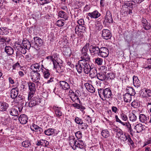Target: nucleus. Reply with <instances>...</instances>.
<instances>
[{
    "instance_id": "nucleus-37",
    "label": "nucleus",
    "mask_w": 151,
    "mask_h": 151,
    "mask_svg": "<svg viewBox=\"0 0 151 151\" xmlns=\"http://www.w3.org/2000/svg\"><path fill=\"white\" fill-rule=\"evenodd\" d=\"M102 136L106 138L110 136V133L109 131L107 129H104L101 132Z\"/></svg>"
},
{
    "instance_id": "nucleus-40",
    "label": "nucleus",
    "mask_w": 151,
    "mask_h": 151,
    "mask_svg": "<svg viewBox=\"0 0 151 151\" xmlns=\"http://www.w3.org/2000/svg\"><path fill=\"white\" fill-rule=\"evenodd\" d=\"M128 137V135H126L125 134H124L123 133L119 136V138L121 141L123 142L126 141Z\"/></svg>"
},
{
    "instance_id": "nucleus-15",
    "label": "nucleus",
    "mask_w": 151,
    "mask_h": 151,
    "mask_svg": "<svg viewBox=\"0 0 151 151\" xmlns=\"http://www.w3.org/2000/svg\"><path fill=\"white\" fill-rule=\"evenodd\" d=\"M75 32L77 34V32H84L86 31V27L83 25H78L76 26L75 29Z\"/></svg>"
},
{
    "instance_id": "nucleus-42",
    "label": "nucleus",
    "mask_w": 151,
    "mask_h": 151,
    "mask_svg": "<svg viewBox=\"0 0 151 151\" xmlns=\"http://www.w3.org/2000/svg\"><path fill=\"white\" fill-rule=\"evenodd\" d=\"M51 55L53 58V63L57 62L59 58L58 55L57 53L53 52L52 53Z\"/></svg>"
},
{
    "instance_id": "nucleus-7",
    "label": "nucleus",
    "mask_w": 151,
    "mask_h": 151,
    "mask_svg": "<svg viewBox=\"0 0 151 151\" xmlns=\"http://www.w3.org/2000/svg\"><path fill=\"white\" fill-rule=\"evenodd\" d=\"M99 52L98 55L102 57H107L109 54V51L106 47H102L99 48Z\"/></svg>"
},
{
    "instance_id": "nucleus-17",
    "label": "nucleus",
    "mask_w": 151,
    "mask_h": 151,
    "mask_svg": "<svg viewBox=\"0 0 151 151\" xmlns=\"http://www.w3.org/2000/svg\"><path fill=\"white\" fill-rule=\"evenodd\" d=\"M31 68L32 70V72L35 71V72H39L42 69V68H41L40 65L37 63L32 64L31 66Z\"/></svg>"
},
{
    "instance_id": "nucleus-31",
    "label": "nucleus",
    "mask_w": 151,
    "mask_h": 151,
    "mask_svg": "<svg viewBox=\"0 0 151 151\" xmlns=\"http://www.w3.org/2000/svg\"><path fill=\"white\" fill-rule=\"evenodd\" d=\"M5 51L8 55H12L14 53V50L11 47L6 46L5 48Z\"/></svg>"
},
{
    "instance_id": "nucleus-60",
    "label": "nucleus",
    "mask_w": 151,
    "mask_h": 151,
    "mask_svg": "<svg viewBox=\"0 0 151 151\" xmlns=\"http://www.w3.org/2000/svg\"><path fill=\"white\" fill-rule=\"evenodd\" d=\"M81 135L82 133L80 131H78L76 132L75 134L76 136L78 139H80L81 137Z\"/></svg>"
},
{
    "instance_id": "nucleus-52",
    "label": "nucleus",
    "mask_w": 151,
    "mask_h": 151,
    "mask_svg": "<svg viewBox=\"0 0 151 151\" xmlns=\"http://www.w3.org/2000/svg\"><path fill=\"white\" fill-rule=\"evenodd\" d=\"M95 62L98 65H101L102 64L103 60L101 58H97L95 59Z\"/></svg>"
},
{
    "instance_id": "nucleus-21",
    "label": "nucleus",
    "mask_w": 151,
    "mask_h": 151,
    "mask_svg": "<svg viewBox=\"0 0 151 151\" xmlns=\"http://www.w3.org/2000/svg\"><path fill=\"white\" fill-rule=\"evenodd\" d=\"M15 46L17 49L19 51H20L21 53L25 54L26 52V50L24 48L22 44H19L17 43L15 45Z\"/></svg>"
},
{
    "instance_id": "nucleus-3",
    "label": "nucleus",
    "mask_w": 151,
    "mask_h": 151,
    "mask_svg": "<svg viewBox=\"0 0 151 151\" xmlns=\"http://www.w3.org/2000/svg\"><path fill=\"white\" fill-rule=\"evenodd\" d=\"M81 58L82 59H84L85 65L83 66V71L85 73L88 74L91 71V68L89 64L90 58L89 55H87L86 53H84L82 55H81Z\"/></svg>"
},
{
    "instance_id": "nucleus-19",
    "label": "nucleus",
    "mask_w": 151,
    "mask_h": 151,
    "mask_svg": "<svg viewBox=\"0 0 151 151\" xmlns=\"http://www.w3.org/2000/svg\"><path fill=\"white\" fill-rule=\"evenodd\" d=\"M105 93L104 96V98H101L103 100H104L106 99L110 98L111 97L112 95L111 91L109 88H106L105 89Z\"/></svg>"
},
{
    "instance_id": "nucleus-44",
    "label": "nucleus",
    "mask_w": 151,
    "mask_h": 151,
    "mask_svg": "<svg viewBox=\"0 0 151 151\" xmlns=\"http://www.w3.org/2000/svg\"><path fill=\"white\" fill-rule=\"evenodd\" d=\"M10 114L13 116H17L18 115L17 110L15 108L12 109L10 111Z\"/></svg>"
},
{
    "instance_id": "nucleus-51",
    "label": "nucleus",
    "mask_w": 151,
    "mask_h": 151,
    "mask_svg": "<svg viewBox=\"0 0 151 151\" xmlns=\"http://www.w3.org/2000/svg\"><path fill=\"white\" fill-rule=\"evenodd\" d=\"M145 95L143 96L144 97H148L151 96V90L149 89H146L145 90Z\"/></svg>"
},
{
    "instance_id": "nucleus-5",
    "label": "nucleus",
    "mask_w": 151,
    "mask_h": 151,
    "mask_svg": "<svg viewBox=\"0 0 151 151\" xmlns=\"http://www.w3.org/2000/svg\"><path fill=\"white\" fill-rule=\"evenodd\" d=\"M33 39L35 43L33 46L35 49L38 50L40 49V47L42 45L43 40L38 37H34Z\"/></svg>"
},
{
    "instance_id": "nucleus-59",
    "label": "nucleus",
    "mask_w": 151,
    "mask_h": 151,
    "mask_svg": "<svg viewBox=\"0 0 151 151\" xmlns=\"http://www.w3.org/2000/svg\"><path fill=\"white\" fill-rule=\"evenodd\" d=\"M56 24L58 27H62L64 25V22L61 20H58Z\"/></svg>"
},
{
    "instance_id": "nucleus-23",
    "label": "nucleus",
    "mask_w": 151,
    "mask_h": 151,
    "mask_svg": "<svg viewBox=\"0 0 151 151\" xmlns=\"http://www.w3.org/2000/svg\"><path fill=\"white\" fill-rule=\"evenodd\" d=\"M133 84L134 86L137 88L140 86V82L138 78V77L134 76L133 77Z\"/></svg>"
},
{
    "instance_id": "nucleus-35",
    "label": "nucleus",
    "mask_w": 151,
    "mask_h": 151,
    "mask_svg": "<svg viewBox=\"0 0 151 151\" xmlns=\"http://www.w3.org/2000/svg\"><path fill=\"white\" fill-rule=\"evenodd\" d=\"M55 130L52 128H49L44 131L45 134L48 136L53 135L55 133Z\"/></svg>"
},
{
    "instance_id": "nucleus-54",
    "label": "nucleus",
    "mask_w": 151,
    "mask_h": 151,
    "mask_svg": "<svg viewBox=\"0 0 151 151\" xmlns=\"http://www.w3.org/2000/svg\"><path fill=\"white\" fill-rule=\"evenodd\" d=\"M120 117L124 121L127 120L128 118L126 115L123 113H122L120 114Z\"/></svg>"
},
{
    "instance_id": "nucleus-14",
    "label": "nucleus",
    "mask_w": 151,
    "mask_h": 151,
    "mask_svg": "<svg viewBox=\"0 0 151 151\" xmlns=\"http://www.w3.org/2000/svg\"><path fill=\"white\" fill-rule=\"evenodd\" d=\"M19 121L22 124H25L27 122L28 119L27 116L24 114H21L18 118Z\"/></svg>"
},
{
    "instance_id": "nucleus-27",
    "label": "nucleus",
    "mask_w": 151,
    "mask_h": 151,
    "mask_svg": "<svg viewBox=\"0 0 151 151\" xmlns=\"http://www.w3.org/2000/svg\"><path fill=\"white\" fill-rule=\"evenodd\" d=\"M144 126L141 124H137L135 127L134 129H136L137 133L142 132L144 129Z\"/></svg>"
},
{
    "instance_id": "nucleus-63",
    "label": "nucleus",
    "mask_w": 151,
    "mask_h": 151,
    "mask_svg": "<svg viewBox=\"0 0 151 151\" xmlns=\"http://www.w3.org/2000/svg\"><path fill=\"white\" fill-rule=\"evenodd\" d=\"M14 99V102L16 103H18L22 99H19V97L17 96L15 98H13Z\"/></svg>"
},
{
    "instance_id": "nucleus-10",
    "label": "nucleus",
    "mask_w": 151,
    "mask_h": 151,
    "mask_svg": "<svg viewBox=\"0 0 151 151\" xmlns=\"http://www.w3.org/2000/svg\"><path fill=\"white\" fill-rule=\"evenodd\" d=\"M38 72H32V81L35 83H37L39 82V81L40 79V75Z\"/></svg>"
},
{
    "instance_id": "nucleus-43",
    "label": "nucleus",
    "mask_w": 151,
    "mask_h": 151,
    "mask_svg": "<svg viewBox=\"0 0 151 151\" xmlns=\"http://www.w3.org/2000/svg\"><path fill=\"white\" fill-rule=\"evenodd\" d=\"M129 120L132 122L135 121L137 119V117L135 114L133 113H131L129 116Z\"/></svg>"
},
{
    "instance_id": "nucleus-12",
    "label": "nucleus",
    "mask_w": 151,
    "mask_h": 151,
    "mask_svg": "<svg viewBox=\"0 0 151 151\" xmlns=\"http://www.w3.org/2000/svg\"><path fill=\"white\" fill-rule=\"evenodd\" d=\"M75 147H77L80 149L86 151L85 145L83 141L81 139H78Z\"/></svg>"
},
{
    "instance_id": "nucleus-36",
    "label": "nucleus",
    "mask_w": 151,
    "mask_h": 151,
    "mask_svg": "<svg viewBox=\"0 0 151 151\" xmlns=\"http://www.w3.org/2000/svg\"><path fill=\"white\" fill-rule=\"evenodd\" d=\"M127 93L132 96H134L135 94L134 90L133 88L130 87H127L126 89Z\"/></svg>"
},
{
    "instance_id": "nucleus-58",
    "label": "nucleus",
    "mask_w": 151,
    "mask_h": 151,
    "mask_svg": "<svg viewBox=\"0 0 151 151\" xmlns=\"http://www.w3.org/2000/svg\"><path fill=\"white\" fill-rule=\"evenodd\" d=\"M115 131L116 133V135L118 136V137H119V136L123 133L122 131L120 129H115Z\"/></svg>"
},
{
    "instance_id": "nucleus-50",
    "label": "nucleus",
    "mask_w": 151,
    "mask_h": 151,
    "mask_svg": "<svg viewBox=\"0 0 151 151\" xmlns=\"http://www.w3.org/2000/svg\"><path fill=\"white\" fill-rule=\"evenodd\" d=\"M127 140V142H128L129 145H131L133 147H134V142L131 138L130 137L129 135H128Z\"/></svg>"
},
{
    "instance_id": "nucleus-55",
    "label": "nucleus",
    "mask_w": 151,
    "mask_h": 151,
    "mask_svg": "<svg viewBox=\"0 0 151 151\" xmlns=\"http://www.w3.org/2000/svg\"><path fill=\"white\" fill-rule=\"evenodd\" d=\"M96 29L99 30H101L103 27V26L100 23H97L96 24Z\"/></svg>"
},
{
    "instance_id": "nucleus-41",
    "label": "nucleus",
    "mask_w": 151,
    "mask_h": 151,
    "mask_svg": "<svg viewBox=\"0 0 151 151\" xmlns=\"http://www.w3.org/2000/svg\"><path fill=\"white\" fill-rule=\"evenodd\" d=\"M131 105L133 107L137 108L139 106V102L138 100H135L131 103Z\"/></svg>"
},
{
    "instance_id": "nucleus-24",
    "label": "nucleus",
    "mask_w": 151,
    "mask_h": 151,
    "mask_svg": "<svg viewBox=\"0 0 151 151\" xmlns=\"http://www.w3.org/2000/svg\"><path fill=\"white\" fill-rule=\"evenodd\" d=\"M53 63L54 68L56 69V71L57 72L59 73L62 72L63 70L62 69V68L63 67V66H60L59 63L55 62Z\"/></svg>"
},
{
    "instance_id": "nucleus-61",
    "label": "nucleus",
    "mask_w": 151,
    "mask_h": 151,
    "mask_svg": "<svg viewBox=\"0 0 151 151\" xmlns=\"http://www.w3.org/2000/svg\"><path fill=\"white\" fill-rule=\"evenodd\" d=\"M101 69L102 70L104 73H106L108 69L105 66H102L101 67Z\"/></svg>"
},
{
    "instance_id": "nucleus-11",
    "label": "nucleus",
    "mask_w": 151,
    "mask_h": 151,
    "mask_svg": "<svg viewBox=\"0 0 151 151\" xmlns=\"http://www.w3.org/2000/svg\"><path fill=\"white\" fill-rule=\"evenodd\" d=\"M84 59H82L79 61L78 64L76 66V69L78 72L80 73H81L83 69V66H84Z\"/></svg>"
},
{
    "instance_id": "nucleus-57",
    "label": "nucleus",
    "mask_w": 151,
    "mask_h": 151,
    "mask_svg": "<svg viewBox=\"0 0 151 151\" xmlns=\"http://www.w3.org/2000/svg\"><path fill=\"white\" fill-rule=\"evenodd\" d=\"M125 126H126L127 128H128V131H129L130 132H131L132 131V130L131 128V124L129 122H126V124Z\"/></svg>"
},
{
    "instance_id": "nucleus-9",
    "label": "nucleus",
    "mask_w": 151,
    "mask_h": 151,
    "mask_svg": "<svg viewBox=\"0 0 151 151\" xmlns=\"http://www.w3.org/2000/svg\"><path fill=\"white\" fill-rule=\"evenodd\" d=\"M111 34L109 30L104 29L102 30L101 36L104 39L108 40L111 38Z\"/></svg>"
},
{
    "instance_id": "nucleus-2",
    "label": "nucleus",
    "mask_w": 151,
    "mask_h": 151,
    "mask_svg": "<svg viewBox=\"0 0 151 151\" xmlns=\"http://www.w3.org/2000/svg\"><path fill=\"white\" fill-rule=\"evenodd\" d=\"M69 92L72 94H73V96L70 97V98L74 103L71 105V106L73 107L75 109H80L81 111L83 112L86 108L83 106L82 103L78 97L72 90H71Z\"/></svg>"
},
{
    "instance_id": "nucleus-28",
    "label": "nucleus",
    "mask_w": 151,
    "mask_h": 151,
    "mask_svg": "<svg viewBox=\"0 0 151 151\" xmlns=\"http://www.w3.org/2000/svg\"><path fill=\"white\" fill-rule=\"evenodd\" d=\"M49 143V142L45 140L41 139L39 141H37V146H43L45 147H47Z\"/></svg>"
},
{
    "instance_id": "nucleus-38",
    "label": "nucleus",
    "mask_w": 151,
    "mask_h": 151,
    "mask_svg": "<svg viewBox=\"0 0 151 151\" xmlns=\"http://www.w3.org/2000/svg\"><path fill=\"white\" fill-rule=\"evenodd\" d=\"M131 96L128 93H125L124 95V101L127 102H129L131 100Z\"/></svg>"
},
{
    "instance_id": "nucleus-45",
    "label": "nucleus",
    "mask_w": 151,
    "mask_h": 151,
    "mask_svg": "<svg viewBox=\"0 0 151 151\" xmlns=\"http://www.w3.org/2000/svg\"><path fill=\"white\" fill-rule=\"evenodd\" d=\"M125 4L127 6L131 8H132L133 6L136 5L135 3L132 1H130L127 2L125 3Z\"/></svg>"
},
{
    "instance_id": "nucleus-29",
    "label": "nucleus",
    "mask_w": 151,
    "mask_h": 151,
    "mask_svg": "<svg viewBox=\"0 0 151 151\" xmlns=\"http://www.w3.org/2000/svg\"><path fill=\"white\" fill-rule=\"evenodd\" d=\"M22 45L23 46L24 48L29 50L31 47V44L30 42L28 40L23 41Z\"/></svg>"
},
{
    "instance_id": "nucleus-62",
    "label": "nucleus",
    "mask_w": 151,
    "mask_h": 151,
    "mask_svg": "<svg viewBox=\"0 0 151 151\" xmlns=\"http://www.w3.org/2000/svg\"><path fill=\"white\" fill-rule=\"evenodd\" d=\"M78 23L79 25H84V22L83 19H80L78 21Z\"/></svg>"
},
{
    "instance_id": "nucleus-53",
    "label": "nucleus",
    "mask_w": 151,
    "mask_h": 151,
    "mask_svg": "<svg viewBox=\"0 0 151 151\" xmlns=\"http://www.w3.org/2000/svg\"><path fill=\"white\" fill-rule=\"evenodd\" d=\"M39 127L37 125H35L34 124H32V125L30 126V128L32 131H35L36 132Z\"/></svg>"
},
{
    "instance_id": "nucleus-33",
    "label": "nucleus",
    "mask_w": 151,
    "mask_h": 151,
    "mask_svg": "<svg viewBox=\"0 0 151 151\" xmlns=\"http://www.w3.org/2000/svg\"><path fill=\"white\" fill-rule=\"evenodd\" d=\"M58 15L59 17L63 18L65 20L68 19L67 14L65 12L63 11H61L58 12Z\"/></svg>"
},
{
    "instance_id": "nucleus-49",
    "label": "nucleus",
    "mask_w": 151,
    "mask_h": 151,
    "mask_svg": "<svg viewBox=\"0 0 151 151\" xmlns=\"http://www.w3.org/2000/svg\"><path fill=\"white\" fill-rule=\"evenodd\" d=\"M75 122L76 124H83V120L79 117H76L75 118Z\"/></svg>"
},
{
    "instance_id": "nucleus-13",
    "label": "nucleus",
    "mask_w": 151,
    "mask_h": 151,
    "mask_svg": "<svg viewBox=\"0 0 151 151\" xmlns=\"http://www.w3.org/2000/svg\"><path fill=\"white\" fill-rule=\"evenodd\" d=\"M19 91V89L17 87L12 88L11 91V98L13 99L17 96Z\"/></svg>"
},
{
    "instance_id": "nucleus-46",
    "label": "nucleus",
    "mask_w": 151,
    "mask_h": 151,
    "mask_svg": "<svg viewBox=\"0 0 151 151\" xmlns=\"http://www.w3.org/2000/svg\"><path fill=\"white\" fill-rule=\"evenodd\" d=\"M22 144L23 147L28 148L31 146L30 142L29 141H24L22 142Z\"/></svg>"
},
{
    "instance_id": "nucleus-26",
    "label": "nucleus",
    "mask_w": 151,
    "mask_h": 151,
    "mask_svg": "<svg viewBox=\"0 0 151 151\" xmlns=\"http://www.w3.org/2000/svg\"><path fill=\"white\" fill-rule=\"evenodd\" d=\"M8 107L7 104L4 102H0V111H4L6 110Z\"/></svg>"
},
{
    "instance_id": "nucleus-6",
    "label": "nucleus",
    "mask_w": 151,
    "mask_h": 151,
    "mask_svg": "<svg viewBox=\"0 0 151 151\" xmlns=\"http://www.w3.org/2000/svg\"><path fill=\"white\" fill-rule=\"evenodd\" d=\"M29 88L30 90V92L28 95V99L29 100L30 98H32L34 94L35 93L36 91L35 85L32 82H29L28 83Z\"/></svg>"
},
{
    "instance_id": "nucleus-22",
    "label": "nucleus",
    "mask_w": 151,
    "mask_h": 151,
    "mask_svg": "<svg viewBox=\"0 0 151 151\" xmlns=\"http://www.w3.org/2000/svg\"><path fill=\"white\" fill-rule=\"evenodd\" d=\"M86 89L91 93H93L95 92V89L93 86L88 83H86L84 84Z\"/></svg>"
},
{
    "instance_id": "nucleus-8",
    "label": "nucleus",
    "mask_w": 151,
    "mask_h": 151,
    "mask_svg": "<svg viewBox=\"0 0 151 151\" xmlns=\"http://www.w3.org/2000/svg\"><path fill=\"white\" fill-rule=\"evenodd\" d=\"M30 99L31 100L30 101L29 103L27 102L26 103L27 105L28 104V106L29 107H32L35 106L40 102L39 98L34 97L32 99L31 98H30Z\"/></svg>"
},
{
    "instance_id": "nucleus-1",
    "label": "nucleus",
    "mask_w": 151,
    "mask_h": 151,
    "mask_svg": "<svg viewBox=\"0 0 151 151\" xmlns=\"http://www.w3.org/2000/svg\"><path fill=\"white\" fill-rule=\"evenodd\" d=\"M99 48L97 45L93 43L90 44L89 42H87L82 48L81 51V55L85 53H86L87 55H88L87 53L89 49L90 53L93 55H98L99 50Z\"/></svg>"
},
{
    "instance_id": "nucleus-25",
    "label": "nucleus",
    "mask_w": 151,
    "mask_h": 151,
    "mask_svg": "<svg viewBox=\"0 0 151 151\" xmlns=\"http://www.w3.org/2000/svg\"><path fill=\"white\" fill-rule=\"evenodd\" d=\"M97 77L98 79L101 81H106V75L104 73L100 72L98 73L97 74Z\"/></svg>"
},
{
    "instance_id": "nucleus-64",
    "label": "nucleus",
    "mask_w": 151,
    "mask_h": 151,
    "mask_svg": "<svg viewBox=\"0 0 151 151\" xmlns=\"http://www.w3.org/2000/svg\"><path fill=\"white\" fill-rule=\"evenodd\" d=\"M20 66V65L19 63L17 62L13 65L12 68L13 69H15L16 67H19Z\"/></svg>"
},
{
    "instance_id": "nucleus-56",
    "label": "nucleus",
    "mask_w": 151,
    "mask_h": 151,
    "mask_svg": "<svg viewBox=\"0 0 151 151\" xmlns=\"http://www.w3.org/2000/svg\"><path fill=\"white\" fill-rule=\"evenodd\" d=\"M143 27L146 30H148L150 29L151 27L150 25V23H147L143 25Z\"/></svg>"
},
{
    "instance_id": "nucleus-48",
    "label": "nucleus",
    "mask_w": 151,
    "mask_h": 151,
    "mask_svg": "<svg viewBox=\"0 0 151 151\" xmlns=\"http://www.w3.org/2000/svg\"><path fill=\"white\" fill-rule=\"evenodd\" d=\"M98 91L99 94L101 99L102 98H101V96L102 95H103L104 96L105 94V93H105V89H104L103 88H99L98 89Z\"/></svg>"
},
{
    "instance_id": "nucleus-32",
    "label": "nucleus",
    "mask_w": 151,
    "mask_h": 151,
    "mask_svg": "<svg viewBox=\"0 0 151 151\" xmlns=\"http://www.w3.org/2000/svg\"><path fill=\"white\" fill-rule=\"evenodd\" d=\"M42 71L43 73L44 78H48L49 77L50 73L49 72V70L48 69L42 68Z\"/></svg>"
},
{
    "instance_id": "nucleus-30",
    "label": "nucleus",
    "mask_w": 151,
    "mask_h": 151,
    "mask_svg": "<svg viewBox=\"0 0 151 151\" xmlns=\"http://www.w3.org/2000/svg\"><path fill=\"white\" fill-rule=\"evenodd\" d=\"M69 144L71 146H75L78 141V139H76L75 137L73 136H70L69 137Z\"/></svg>"
},
{
    "instance_id": "nucleus-18",
    "label": "nucleus",
    "mask_w": 151,
    "mask_h": 151,
    "mask_svg": "<svg viewBox=\"0 0 151 151\" xmlns=\"http://www.w3.org/2000/svg\"><path fill=\"white\" fill-rule=\"evenodd\" d=\"M53 108L56 116L59 118H60L63 115V113L61 111V107L53 106Z\"/></svg>"
},
{
    "instance_id": "nucleus-47",
    "label": "nucleus",
    "mask_w": 151,
    "mask_h": 151,
    "mask_svg": "<svg viewBox=\"0 0 151 151\" xmlns=\"http://www.w3.org/2000/svg\"><path fill=\"white\" fill-rule=\"evenodd\" d=\"M115 75L113 73H107L106 75V81L109 79L110 80H112L115 78Z\"/></svg>"
},
{
    "instance_id": "nucleus-16",
    "label": "nucleus",
    "mask_w": 151,
    "mask_h": 151,
    "mask_svg": "<svg viewBox=\"0 0 151 151\" xmlns=\"http://www.w3.org/2000/svg\"><path fill=\"white\" fill-rule=\"evenodd\" d=\"M59 83L62 88L63 90H68L70 88L69 84L65 81H60Z\"/></svg>"
},
{
    "instance_id": "nucleus-39",
    "label": "nucleus",
    "mask_w": 151,
    "mask_h": 151,
    "mask_svg": "<svg viewBox=\"0 0 151 151\" xmlns=\"http://www.w3.org/2000/svg\"><path fill=\"white\" fill-rule=\"evenodd\" d=\"M140 121L142 122H144L147 119V117L144 114H140L139 116Z\"/></svg>"
},
{
    "instance_id": "nucleus-34",
    "label": "nucleus",
    "mask_w": 151,
    "mask_h": 151,
    "mask_svg": "<svg viewBox=\"0 0 151 151\" xmlns=\"http://www.w3.org/2000/svg\"><path fill=\"white\" fill-rule=\"evenodd\" d=\"M89 73H90V76L92 77H94V76H97V74L98 73H97L96 68L95 67L91 68V71Z\"/></svg>"
},
{
    "instance_id": "nucleus-4",
    "label": "nucleus",
    "mask_w": 151,
    "mask_h": 151,
    "mask_svg": "<svg viewBox=\"0 0 151 151\" xmlns=\"http://www.w3.org/2000/svg\"><path fill=\"white\" fill-rule=\"evenodd\" d=\"M104 20L103 22V24L105 25L108 24L112 23L113 20L112 15L109 10H107L106 12V15L104 17Z\"/></svg>"
},
{
    "instance_id": "nucleus-20",
    "label": "nucleus",
    "mask_w": 151,
    "mask_h": 151,
    "mask_svg": "<svg viewBox=\"0 0 151 151\" xmlns=\"http://www.w3.org/2000/svg\"><path fill=\"white\" fill-rule=\"evenodd\" d=\"M88 15L91 18L96 19L100 17L101 14L97 11L95 10L93 12L88 13Z\"/></svg>"
}]
</instances>
